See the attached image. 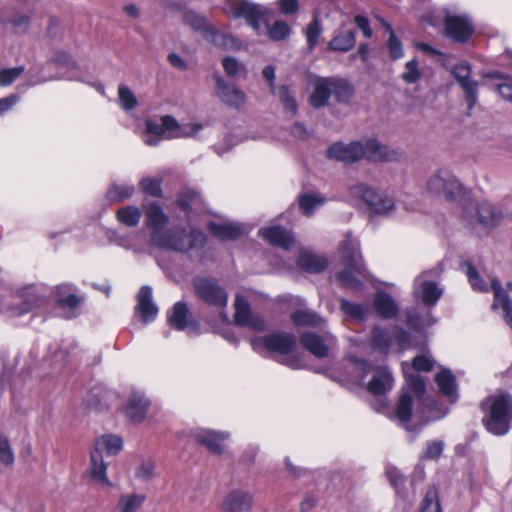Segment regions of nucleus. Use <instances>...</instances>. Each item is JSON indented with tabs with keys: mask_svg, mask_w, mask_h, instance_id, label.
Instances as JSON below:
<instances>
[{
	"mask_svg": "<svg viewBox=\"0 0 512 512\" xmlns=\"http://www.w3.org/2000/svg\"><path fill=\"white\" fill-rule=\"evenodd\" d=\"M485 415L482 419L485 428L497 436L505 435L512 420V398L507 393L490 395L482 402Z\"/></svg>",
	"mask_w": 512,
	"mask_h": 512,
	"instance_id": "1",
	"label": "nucleus"
},
{
	"mask_svg": "<svg viewBox=\"0 0 512 512\" xmlns=\"http://www.w3.org/2000/svg\"><path fill=\"white\" fill-rule=\"evenodd\" d=\"M462 220L470 229L489 232L503 220V211L488 199L471 200L462 209Z\"/></svg>",
	"mask_w": 512,
	"mask_h": 512,
	"instance_id": "2",
	"label": "nucleus"
},
{
	"mask_svg": "<svg viewBox=\"0 0 512 512\" xmlns=\"http://www.w3.org/2000/svg\"><path fill=\"white\" fill-rule=\"evenodd\" d=\"M151 242L162 249L187 253L202 248L206 243V235L198 229H191L189 232L184 229H170L153 232Z\"/></svg>",
	"mask_w": 512,
	"mask_h": 512,
	"instance_id": "3",
	"label": "nucleus"
},
{
	"mask_svg": "<svg viewBox=\"0 0 512 512\" xmlns=\"http://www.w3.org/2000/svg\"><path fill=\"white\" fill-rule=\"evenodd\" d=\"M201 129V125L181 126L170 115L162 116L160 123L147 120L143 141L149 146H156L162 139L181 138L194 136Z\"/></svg>",
	"mask_w": 512,
	"mask_h": 512,
	"instance_id": "4",
	"label": "nucleus"
},
{
	"mask_svg": "<svg viewBox=\"0 0 512 512\" xmlns=\"http://www.w3.org/2000/svg\"><path fill=\"white\" fill-rule=\"evenodd\" d=\"M253 349L264 347L269 352L277 353L283 357L281 361L292 369H300L303 364L299 356L290 355L296 346V338L290 333H272L265 337L251 339Z\"/></svg>",
	"mask_w": 512,
	"mask_h": 512,
	"instance_id": "5",
	"label": "nucleus"
},
{
	"mask_svg": "<svg viewBox=\"0 0 512 512\" xmlns=\"http://www.w3.org/2000/svg\"><path fill=\"white\" fill-rule=\"evenodd\" d=\"M340 251L345 269L338 274V279L347 287H360L361 282L358 276L366 277V270L358 242L348 237L342 241Z\"/></svg>",
	"mask_w": 512,
	"mask_h": 512,
	"instance_id": "6",
	"label": "nucleus"
},
{
	"mask_svg": "<svg viewBox=\"0 0 512 512\" xmlns=\"http://www.w3.org/2000/svg\"><path fill=\"white\" fill-rule=\"evenodd\" d=\"M426 189L429 193L448 201L461 198L466 193L464 185L450 171L445 169L437 170L428 178Z\"/></svg>",
	"mask_w": 512,
	"mask_h": 512,
	"instance_id": "7",
	"label": "nucleus"
},
{
	"mask_svg": "<svg viewBox=\"0 0 512 512\" xmlns=\"http://www.w3.org/2000/svg\"><path fill=\"white\" fill-rule=\"evenodd\" d=\"M349 191L352 197L362 200L376 214L389 215L395 209V201L392 197L386 193H379L364 182L351 185Z\"/></svg>",
	"mask_w": 512,
	"mask_h": 512,
	"instance_id": "8",
	"label": "nucleus"
},
{
	"mask_svg": "<svg viewBox=\"0 0 512 512\" xmlns=\"http://www.w3.org/2000/svg\"><path fill=\"white\" fill-rule=\"evenodd\" d=\"M439 276L437 269L422 272L414 280L413 294L426 306H434L442 296V289L438 287L435 279Z\"/></svg>",
	"mask_w": 512,
	"mask_h": 512,
	"instance_id": "9",
	"label": "nucleus"
},
{
	"mask_svg": "<svg viewBox=\"0 0 512 512\" xmlns=\"http://www.w3.org/2000/svg\"><path fill=\"white\" fill-rule=\"evenodd\" d=\"M196 294L210 306L224 309L228 303V294L219 284L208 278H198L194 281Z\"/></svg>",
	"mask_w": 512,
	"mask_h": 512,
	"instance_id": "10",
	"label": "nucleus"
},
{
	"mask_svg": "<svg viewBox=\"0 0 512 512\" xmlns=\"http://www.w3.org/2000/svg\"><path fill=\"white\" fill-rule=\"evenodd\" d=\"M362 150V159L370 162H399L403 157L400 149L382 144L376 139L362 142Z\"/></svg>",
	"mask_w": 512,
	"mask_h": 512,
	"instance_id": "11",
	"label": "nucleus"
},
{
	"mask_svg": "<svg viewBox=\"0 0 512 512\" xmlns=\"http://www.w3.org/2000/svg\"><path fill=\"white\" fill-rule=\"evenodd\" d=\"M234 321L237 325L247 327L253 331H265L267 323L262 316L252 312L248 301L241 295H237L235 302Z\"/></svg>",
	"mask_w": 512,
	"mask_h": 512,
	"instance_id": "12",
	"label": "nucleus"
},
{
	"mask_svg": "<svg viewBox=\"0 0 512 512\" xmlns=\"http://www.w3.org/2000/svg\"><path fill=\"white\" fill-rule=\"evenodd\" d=\"M230 13L235 17H243L247 23L256 31L261 29V20L265 17V10L257 4L246 0H230Z\"/></svg>",
	"mask_w": 512,
	"mask_h": 512,
	"instance_id": "13",
	"label": "nucleus"
},
{
	"mask_svg": "<svg viewBox=\"0 0 512 512\" xmlns=\"http://www.w3.org/2000/svg\"><path fill=\"white\" fill-rule=\"evenodd\" d=\"M216 81V96L230 108L240 109L246 102L245 92L235 84L227 82L222 76L217 75Z\"/></svg>",
	"mask_w": 512,
	"mask_h": 512,
	"instance_id": "14",
	"label": "nucleus"
},
{
	"mask_svg": "<svg viewBox=\"0 0 512 512\" xmlns=\"http://www.w3.org/2000/svg\"><path fill=\"white\" fill-rule=\"evenodd\" d=\"M444 25L446 35L458 43L467 42L474 33L471 21L465 16L447 15Z\"/></svg>",
	"mask_w": 512,
	"mask_h": 512,
	"instance_id": "15",
	"label": "nucleus"
},
{
	"mask_svg": "<svg viewBox=\"0 0 512 512\" xmlns=\"http://www.w3.org/2000/svg\"><path fill=\"white\" fill-rule=\"evenodd\" d=\"M150 407V400L138 390H132L124 405L126 417L133 423H141Z\"/></svg>",
	"mask_w": 512,
	"mask_h": 512,
	"instance_id": "16",
	"label": "nucleus"
},
{
	"mask_svg": "<svg viewBox=\"0 0 512 512\" xmlns=\"http://www.w3.org/2000/svg\"><path fill=\"white\" fill-rule=\"evenodd\" d=\"M253 503L254 500L251 492L235 489L225 496L221 504V510L224 512H250Z\"/></svg>",
	"mask_w": 512,
	"mask_h": 512,
	"instance_id": "17",
	"label": "nucleus"
},
{
	"mask_svg": "<svg viewBox=\"0 0 512 512\" xmlns=\"http://www.w3.org/2000/svg\"><path fill=\"white\" fill-rule=\"evenodd\" d=\"M362 152V142L355 141L349 144L335 143L329 147L327 155L331 159L350 164L362 160Z\"/></svg>",
	"mask_w": 512,
	"mask_h": 512,
	"instance_id": "18",
	"label": "nucleus"
},
{
	"mask_svg": "<svg viewBox=\"0 0 512 512\" xmlns=\"http://www.w3.org/2000/svg\"><path fill=\"white\" fill-rule=\"evenodd\" d=\"M491 289L494 294L492 309H496L501 306L504 312L505 321L512 328V302L507 294L509 290H512V283L508 282L504 289L499 280L493 279L491 282Z\"/></svg>",
	"mask_w": 512,
	"mask_h": 512,
	"instance_id": "19",
	"label": "nucleus"
},
{
	"mask_svg": "<svg viewBox=\"0 0 512 512\" xmlns=\"http://www.w3.org/2000/svg\"><path fill=\"white\" fill-rule=\"evenodd\" d=\"M393 384L394 378L391 370L386 366H381L375 369L367 388L374 395H382L390 391Z\"/></svg>",
	"mask_w": 512,
	"mask_h": 512,
	"instance_id": "20",
	"label": "nucleus"
},
{
	"mask_svg": "<svg viewBox=\"0 0 512 512\" xmlns=\"http://www.w3.org/2000/svg\"><path fill=\"white\" fill-rule=\"evenodd\" d=\"M259 233L270 244L285 250H289L295 243L292 234L281 226L265 227Z\"/></svg>",
	"mask_w": 512,
	"mask_h": 512,
	"instance_id": "21",
	"label": "nucleus"
},
{
	"mask_svg": "<svg viewBox=\"0 0 512 512\" xmlns=\"http://www.w3.org/2000/svg\"><path fill=\"white\" fill-rule=\"evenodd\" d=\"M137 311L141 315L144 323L153 321L157 314L158 308L152 301V289L149 286L140 288L137 295Z\"/></svg>",
	"mask_w": 512,
	"mask_h": 512,
	"instance_id": "22",
	"label": "nucleus"
},
{
	"mask_svg": "<svg viewBox=\"0 0 512 512\" xmlns=\"http://www.w3.org/2000/svg\"><path fill=\"white\" fill-rule=\"evenodd\" d=\"M229 437L226 432H215L211 430L200 431L195 435V439L200 444L207 447L212 453L221 455L224 451L222 442Z\"/></svg>",
	"mask_w": 512,
	"mask_h": 512,
	"instance_id": "23",
	"label": "nucleus"
},
{
	"mask_svg": "<svg viewBox=\"0 0 512 512\" xmlns=\"http://www.w3.org/2000/svg\"><path fill=\"white\" fill-rule=\"evenodd\" d=\"M374 307L377 313L385 319L395 317L399 310L395 300L386 292H378L376 294Z\"/></svg>",
	"mask_w": 512,
	"mask_h": 512,
	"instance_id": "24",
	"label": "nucleus"
},
{
	"mask_svg": "<svg viewBox=\"0 0 512 512\" xmlns=\"http://www.w3.org/2000/svg\"><path fill=\"white\" fill-rule=\"evenodd\" d=\"M298 266L309 272L319 273L327 267V260L309 251H302L297 260Z\"/></svg>",
	"mask_w": 512,
	"mask_h": 512,
	"instance_id": "25",
	"label": "nucleus"
},
{
	"mask_svg": "<svg viewBox=\"0 0 512 512\" xmlns=\"http://www.w3.org/2000/svg\"><path fill=\"white\" fill-rule=\"evenodd\" d=\"M355 36L356 33L352 29L340 31L331 39L328 48L334 52H348L355 46Z\"/></svg>",
	"mask_w": 512,
	"mask_h": 512,
	"instance_id": "26",
	"label": "nucleus"
},
{
	"mask_svg": "<svg viewBox=\"0 0 512 512\" xmlns=\"http://www.w3.org/2000/svg\"><path fill=\"white\" fill-rule=\"evenodd\" d=\"M332 95L331 79L321 78L317 80L315 89L311 95L310 102L314 108L326 106Z\"/></svg>",
	"mask_w": 512,
	"mask_h": 512,
	"instance_id": "27",
	"label": "nucleus"
},
{
	"mask_svg": "<svg viewBox=\"0 0 512 512\" xmlns=\"http://www.w3.org/2000/svg\"><path fill=\"white\" fill-rule=\"evenodd\" d=\"M301 343L305 349L317 358H324L328 355V347L323 338L315 333L307 332L302 334Z\"/></svg>",
	"mask_w": 512,
	"mask_h": 512,
	"instance_id": "28",
	"label": "nucleus"
},
{
	"mask_svg": "<svg viewBox=\"0 0 512 512\" xmlns=\"http://www.w3.org/2000/svg\"><path fill=\"white\" fill-rule=\"evenodd\" d=\"M178 206L186 213H199L204 209L200 195L190 189H184L178 199Z\"/></svg>",
	"mask_w": 512,
	"mask_h": 512,
	"instance_id": "29",
	"label": "nucleus"
},
{
	"mask_svg": "<svg viewBox=\"0 0 512 512\" xmlns=\"http://www.w3.org/2000/svg\"><path fill=\"white\" fill-rule=\"evenodd\" d=\"M435 381L439 387L440 392L449 398L451 401L457 399V389L455 377L450 370H442L435 376Z\"/></svg>",
	"mask_w": 512,
	"mask_h": 512,
	"instance_id": "30",
	"label": "nucleus"
},
{
	"mask_svg": "<svg viewBox=\"0 0 512 512\" xmlns=\"http://www.w3.org/2000/svg\"><path fill=\"white\" fill-rule=\"evenodd\" d=\"M210 233L221 240H234L242 235V228L237 224H221L210 222Z\"/></svg>",
	"mask_w": 512,
	"mask_h": 512,
	"instance_id": "31",
	"label": "nucleus"
},
{
	"mask_svg": "<svg viewBox=\"0 0 512 512\" xmlns=\"http://www.w3.org/2000/svg\"><path fill=\"white\" fill-rule=\"evenodd\" d=\"M146 223L153 232L165 231L163 228L168 223V216L158 204L152 203L146 210Z\"/></svg>",
	"mask_w": 512,
	"mask_h": 512,
	"instance_id": "32",
	"label": "nucleus"
},
{
	"mask_svg": "<svg viewBox=\"0 0 512 512\" xmlns=\"http://www.w3.org/2000/svg\"><path fill=\"white\" fill-rule=\"evenodd\" d=\"M189 310L184 302H177L169 315V323L178 330H184L188 325Z\"/></svg>",
	"mask_w": 512,
	"mask_h": 512,
	"instance_id": "33",
	"label": "nucleus"
},
{
	"mask_svg": "<svg viewBox=\"0 0 512 512\" xmlns=\"http://www.w3.org/2000/svg\"><path fill=\"white\" fill-rule=\"evenodd\" d=\"M461 88L465 102L467 104V108L471 111L478 102V88L479 83L473 77L469 79H465L464 81L458 83Z\"/></svg>",
	"mask_w": 512,
	"mask_h": 512,
	"instance_id": "34",
	"label": "nucleus"
},
{
	"mask_svg": "<svg viewBox=\"0 0 512 512\" xmlns=\"http://www.w3.org/2000/svg\"><path fill=\"white\" fill-rule=\"evenodd\" d=\"M381 24L385 27L386 31L389 32V39L387 47L389 50L390 57L392 60H398L404 56L403 45L400 39L395 35L391 25L384 19L378 18Z\"/></svg>",
	"mask_w": 512,
	"mask_h": 512,
	"instance_id": "35",
	"label": "nucleus"
},
{
	"mask_svg": "<svg viewBox=\"0 0 512 512\" xmlns=\"http://www.w3.org/2000/svg\"><path fill=\"white\" fill-rule=\"evenodd\" d=\"M331 92L338 102L348 103L354 96V88L348 82L338 79L331 80Z\"/></svg>",
	"mask_w": 512,
	"mask_h": 512,
	"instance_id": "36",
	"label": "nucleus"
},
{
	"mask_svg": "<svg viewBox=\"0 0 512 512\" xmlns=\"http://www.w3.org/2000/svg\"><path fill=\"white\" fill-rule=\"evenodd\" d=\"M83 297L75 293H68L66 297L59 298L56 306L65 311V317L70 319L76 316V310L83 302Z\"/></svg>",
	"mask_w": 512,
	"mask_h": 512,
	"instance_id": "37",
	"label": "nucleus"
},
{
	"mask_svg": "<svg viewBox=\"0 0 512 512\" xmlns=\"http://www.w3.org/2000/svg\"><path fill=\"white\" fill-rule=\"evenodd\" d=\"M413 409V399L412 396L404 392L401 394L395 411L396 418L402 422L407 423L411 419Z\"/></svg>",
	"mask_w": 512,
	"mask_h": 512,
	"instance_id": "38",
	"label": "nucleus"
},
{
	"mask_svg": "<svg viewBox=\"0 0 512 512\" xmlns=\"http://www.w3.org/2000/svg\"><path fill=\"white\" fill-rule=\"evenodd\" d=\"M98 445L108 456L117 455L123 448V439L114 434H105L98 439Z\"/></svg>",
	"mask_w": 512,
	"mask_h": 512,
	"instance_id": "39",
	"label": "nucleus"
},
{
	"mask_svg": "<svg viewBox=\"0 0 512 512\" xmlns=\"http://www.w3.org/2000/svg\"><path fill=\"white\" fill-rule=\"evenodd\" d=\"M462 268L465 269L466 275L468 277V281L473 290L478 292H488L489 285L487 282L480 276L477 269L469 262H464L462 264Z\"/></svg>",
	"mask_w": 512,
	"mask_h": 512,
	"instance_id": "40",
	"label": "nucleus"
},
{
	"mask_svg": "<svg viewBox=\"0 0 512 512\" xmlns=\"http://www.w3.org/2000/svg\"><path fill=\"white\" fill-rule=\"evenodd\" d=\"M296 326H320L323 319L310 310H297L291 315Z\"/></svg>",
	"mask_w": 512,
	"mask_h": 512,
	"instance_id": "41",
	"label": "nucleus"
},
{
	"mask_svg": "<svg viewBox=\"0 0 512 512\" xmlns=\"http://www.w3.org/2000/svg\"><path fill=\"white\" fill-rule=\"evenodd\" d=\"M340 308L346 315L358 321L364 320L369 313L367 306L353 303L344 299L341 300Z\"/></svg>",
	"mask_w": 512,
	"mask_h": 512,
	"instance_id": "42",
	"label": "nucleus"
},
{
	"mask_svg": "<svg viewBox=\"0 0 512 512\" xmlns=\"http://www.w3.org/2000/svg\"><path fill=\"white\" fill-rule=\"evenodd\" d=\"M422 78V71L419 67V62L413 58L406 62L404 72L401 74V79L406 84H414Z\"/></svg>",
	"mask_w": 512,
	"mask_h": 512,
	"instance_id": "43",
	"label": "nucleus"
},
{
	"mask_svg": "<svg viewBox=\"0 0 512 512\" xmlns=\"http://www.w3.org/2000/svg\"><path fill=\"white\" fill-rule=\"evenodd\" d=\"M420 512H442L438 491L435 487H429L427 489Z\"/></svg>",
	"mask_w": 512,
	"mask_h": 512,
	"instance_id": "44",
	"label": "nucleus"
},
{
	"mask_svg": "<svg viewBox=\"0 0 512 512\" xmlns=\"http://www.w3.org/2000/svg\"><path fill=\"white\" fill-rule=\"evenodd\" d=\"M118 220L127 226H136L141 218V211L138 207L127 206L117 212Z\"/></svg>",
	"mask_w": 512,
	"mask_h": 512,
	"instance_id": "45",
	"label": "nucleus"
},
{
	"mask_svg": "<svg viewBox=\"0 0 512 512\" xmlns=\"http://www.w3.org/2000/svg\"><path fill=\"white\" fill-rule=\"evenodd\" d=\"M324 203V198L316 194H305L299 199V206L306 216H311L315 209Z\"/></svg>",
	"mask_w": 512,
	"mask_h": 512,
	"instance_id": "46",
	"label": "nucleus"
},
{
	"mask_svg": "<svg viewBox=\"0 0 512 512\" xmlns=\"http://www.w3.org/2000/svg\"><path fill=\"white\" fill-rule=\"evenodd\" d=\"M321 33L322 27L320 20L317 16H314L313 20L307 26L305 31V36L310 50H313L316 47Z\"/></svg>",
	"mask_w": 512,
	"mask_h": 512,
	"instance_id": "47",
	"label": "nucleus"
},
{
	"mask_svg": "<svg viewBox=\"0 0 512 512\" xmlns=\"http://www.w3.org/2000/svg\"><path fill=\"white\" fill-rule=\"evenodd\" d=\"M273 94L279 97L286 112L291 113L292 115L296 113L297 102L286 86H279L276 93Z\"/></svg>",
	"mask_w": 512,
	"mask_h": 512,
	"instance_id": "48",
	"label": "nucleus"
},
{
	"mask_svg": "<svg viewBox=\"0 0 512 512\" xmlns=\"http://www.w3.org/2000/svg\"><path fill=\"white\" fill-rule=\"evenodd\" d=\"M145 497L138 494L124 495L120 499L121 512H136L142 505Z\"/></svg>",
	"mask_w": 512,
	"mask_h": 512,
	"instance_id": "49",
	"label": "nucleus"
},
{
	"mask_svg": "<svg viewBox=\"0 0 512 512\" xmlns=\"http://www.w3.org/2000/svg\"><path fill=\"white\" fill-rule=\"evenodd\" d=\"M291 33L289 25L281 20L275 21L268 29L269 37L274 41H282L286 39Z\"/></svg>",
	"mask_w": 512,
	"mask_h": 512,
	"instance_id": "50",
	"label": "nucleus"
},
{
	"mask_svg": "<svg viewBox=\"0 0 512 512\" xmlns=\"http://www.w3.org/2000/svg\"><path fill=\"white\" fill-rule=\"evenodd\" d=\"M0 462L6 466H12L14 463V453L10 441L2 433H0Z\"/></svg>",
	"mask_w": 512,
	"mask_h": 512,
	"instance_id": "51",
	"label": "nucleus"
},
{
	"mask_svg": "<svg viewBox=\"0 0 512 512\" xmlns=\"http://www.w3.org/2000/svg\"><path fill=\"white\" fill-rule=\"evenodd\" d=\"M118 96L121 106L125 110H132L134 109L137 104L138 100L134 93L126 86L121 85L118 89Z\"/></svg>",
	"mask_w": 512,
	"mask_h": 512,
	"instance_id": "52",
	"label": "nucleus"
},
{
	"mask_svg": "<svg viewBox=\"0 0 512 512\" xmlns=\"http://www.w3.org/2000/svg\"><path fill=\"white\" fill-rule=\"evenodd\" d=\"M452 76L455 78L457 84L472 77V68L467 61H460L450 70Z\"/></svg>",
	"mask_w": 512,
	"mask_h": 512,
	"instance_id": "53",
	"label": "nucleus"
},
{
	"mask_svg": "<svg viewBox=\"0 0 512 512\" xmlns=\"http://www.w3.org/2000/svg\"><path fill=\"white\" fill-rule=\"evenodd\" d=\"M452 76L455 78L457 84L472 77V68L467 61H460L450 70Z\"/></svg>",
	"mask_w": 512,
	"mask_h": 512,
	"instance_id": "54",
	"label": "nucleus"
},
{
	"mask_svg": "<svg viewBox=\"0 0 512 512\" xmlns=\"http://www.w3.org/2000/svg\"><path fill=\"white\" fill-rule=\"evenodd\" d=\"M140 187L143 192L151 196L160 197L162 195L161 179L159 178H143L140 181Z\"/></svg>",
	"mask_w": 512,
	"mask_h": 512,
	"instance_id": "55",
	"label": "nucleus"
},
{
	"mask_svg": "<svg viewBox=\"0 0 512 512\" xmlns=\"http://www.w3.org/2000/svg\"><path fill=\"white\" fill-rule=\"evenodd\" d=\"M404 374L411 389L420 397L426 392L425 380L417 373H408L404 370Z\"/></svg>",
	"mask_w": 512,
	"mask_h": 512,
	"instance_id": "56",
	"label": "nucleus"
},
{
	"mask_svg": "<svg viewBox=\"0 0 512 512\" xmlns=\"http://www.w3.org/2000/svg\"><path fill=\"white\" fill-rule=\"evenodd\" d=\"M183 21L194 30H204L207 27L205 18L193 11H186L183 14Z\"/></svg>",
	"mask_w": 512,
	"mask_h": 512,
	"instance_id": "57",
	"label": "nucleus"
},
{
	"mask_svg": "<svg viewBox=\"0 0 512 512\" xmlns=\"http://www.w3.org/2000/svg\"><path fill=\"white\" fill-rule=\"evenodd\" d=\"M24 71V67L4 68L0 70V86L12 84Z\"/></svg>",
	"mask_w": 512,
	"mask_h": 512,
	"instance_id": "58",
	"label": "nucleus"
},
{
	"mask_svg": "<svg viewBox=\"0 0 512 512\" xmlns=\"http://www.w3.org/2000/svg\"><path fill=\"white\" fill-rule=\"evenodd\" d=\"M372 342L379 349L387 350L391 345V338L385 330L375 328L372 334Z\"/></svg>",
	"mask_w": 512,
	"mask_h": 512,
	"instance_id": "59",
	"label": "nucleus"
},
{
	"mask_svg": "<svg viewBox=\"0 0 512 512\" xmlns=\"http://www.w3.org/2000/svg\"><path fill=\"white\" fill-rule=\"evenodd\" d=\"M155 475V465L151 461L142 462L135 471V476L141 481H149Z\"/></svg>",
	"mask_w": 512,
	"mask_h": 512,
	"instance_id": "60",
	"label": "nucleus"
},
{
	"mask_svg": "<svg viewBox=\"0 0 512 512\" xmlns=\"http://www.w3.org/2000/svg\"><path fill=\"white\" fill-rule=\"evenodd\" d=\"M434 364H435L434 360L429 355L421 354V355H417L413 359L412 366H413L414 370L417 372H420V371L428 372L434 368Z\"/></svg>",
	"mask_w": 512,
	"mask_h": 512,
	"instance_id": "61",
	"label": "nucleus"
},
{
	"mask_svg": "<svg viewBox=\"0 0 512 512\" xmlns=\"http://www.w3.org/2000/svg\"><path fill=\"white\" fill-rule=\"evenodd\" d=\"M9 22L12 24L15 33H24L30 26V17L25 14H15Z\"/></svg>",
	"mask_w": 512,
	"mask_h": 512,
	"instance_id": "62",
	"label": "nucleus"
},
{
	"mask_svg": "<svg viewBox=\"0 0 512 512\" xmlns=\"http://www.w3.org/2000/svg\"><path fill=\"white\" fill-rule=\"evenodd\" d=\"M493 88L503 99L512 102V76H509L504 82L496 83Z\"/></svg>",
	"mask_w": 512,
	"mask_h": 512,
	"instance_id": "63",
	"label": "nucleus"
},
{
	"mask_svg": "<svg viewBox=\"0 0 512 512\" xmlns=\"http://www.w3.org/2000/svg\"><path fill=\"white\" fill-rule=\"evenodd\" d=\"M222 66L229 77H235L243 68V66L234 57H225L222 60Z\"/></svg>",
	"mask_w": 512,
	"mask_h": 512,
	"instance_id": "64",
	"label": "nucleus"
}]
</instances>
